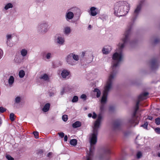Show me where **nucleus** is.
<instances>
[{
	"label": "nucleus",
	"instance_id": "15",
	"mask_svg": "<svg viewBox=\"0 0 160 160\" xmlns=\"http://www.w3.org/2000/svg\"><path fill=\"white\" fill-rule=\"evenodd\" d=\"M50 107V104L49 103H47L44 106L42 110L44 112H47L49 110Z\"/></svg>",
	"mask_w": 160,
	"mask_h": 160
},
{
	"label": "nucleus",
	"instance_id": "13",
	"mask_svg": "<svg viewBox=\"0 0 160 160\" xmlns=\"http://www.w3.org/2000/svg\"><path fill=\"white\" fill-rule=\"evenodd\" d=\"M74 16L73 12H68L66 14V18L68 19H71Z\"/></svg>",
	"mask_w": 160,
	"mask_h": 160
},
{
	"label": "nucleus",
	"instance_id": "48",
	"mask_svg": "<svg viewBox=\"0 0 160 160\" xmlns=\"http://www.w3.org/2000/svg\"><path fill=\"white\" fill-rule=\"evenodd\" d=\"M88 117H90V118L92 117V114L91 113H89V114H88Z\"/></svg>",
	"mask_w": 160,
	"mask_h": 160
},
{
	"label": "nucleus",
	"instance_id": "51",
	"mask_svg": "<svg viewBox=\"0 0 160 160\" xmlns=\"http://www.w3.org/2000/svg\"><path fill=\"white\" fill-rule=\"evenodd\" d=\"M85 52H82V55L83 57L84 56V55H85Z\"/></svg>",
	"mask_w": 160,
	"mask_h": 160
},
{
	"label": "nucleus",
	"instance_id": "50",
	"mask_svg": "<svg viewBox=\"0 0 160 160\" xmlns=\"http://www.w3.org/2000/svg\"><path fill=\"white\" fill-rule=\"evenodd\" d=\"M158 41V40L157 39H156L155 40V41H154V42L155 43H157Z\"/></svg>",
	"mask_w": 160,
	"mask_h": 160
},
{
	"label": "nucleus",
	"instance_id": "39",
	"mask_svg": "<svg viewBox=\"0 0 160 160\" xmlns=\"http://www.w3.org/2000/svg\"><path fill=\"white\" fill-rule=\"evenodd\" d=\"M155 132L158 134H160V128H158L155 129Z\"/></svg>",
	"mask_w": 160,
	"mask_h": 160
},
{
	"label": "nucleus",
	"instance_id": "41",
	"mask_svg": "<svg viewBox=\"0 0 160 160\" xmlns=\"http://www.w3.org/2000/svg\"><path fill=\"white\" fill-rule=\"evenodd\" d=\"M97 115L95 112H93V115L92 117L93 119H95L96 118Z\"/></svg>",
	"mask_w": 160,
	"mask_h": 160
},
{
	"label": "nucleus",
	"instance_id": "45",
	"mask_svg": "<svg viewBox=\"0 0 160 160\" xmlns=\"http://www.w3.org/2000/svg\"><path fill=\"white\" fill-rule=\"evenodd\" d=\"M54 93L53 92H50L49 93V96L51 97L53 96L54 95Z\"/></svg>",
	"mask_w": 160,
	"mask_h": 160
},
{
	"label": "nucleus",
	"instance_id": "30",
	"mask_svg": "<svg viewBox=\"0 0 160 160\" xmlns=\"http://www.w3.org/2000/svg\"><path fill=\"white\" fill-rule=\"evenodd\" d=\"M6 158L8 160H13L14 158L9 155L7 154L6 155Z\"/></svg>",
	"mask_w": 160,
	"mask_h": 160
},
{
	"label": "nucleus",
	"instance_id": "31",
	"mask_svg": "<svg viewBox=\"0 0 160 160\" xmlns=\"http://www.w3.org/2000/svg\"><path fill=\"white\" fill-rule=\"evenodd\" d=\"M155 123L157 125L160 124V118H158L155 119Z\"/></svg>",
	"mask_w": 160,
	"mask_h": 160
},
{
	"label": "nucleus",
	"instance_id": "40",
	"mask_svg": "<svg viewBox=\"0 0 160 160\" xmlns=\"http://www.w3.org/2000/svg\"><path fill=\"white\" fill-rule=\"evenodd\" d=\"M51 57V54L50 53H48L46 55V58L48 59H49Z\"/></svg>",
	"mask_w": 160,
	"mask_h": 160
},
{
	"label": "nucleus",
	"instance_id": "23",
	"mask_svg": "<svg viewBox=\"0 0 160 160\" xmlns=\"http://www.w3.org/2000/svg\"><path fill=\"white\" fill-rule=\"evenodd\" d=\"M21 55L24 57L27 54V51L26 49H23L21 51Z\"/></svg>",
	"mask_w": 160,
	"mask_h": 160
},
{
	"label": "nucleus",
	"instance_id": "8",
	"mask_svg": "<svg viewBox=\"0 0 160 160\" xmlns=\"http://www.w3.org/2000/svg\"><path fill=\"white\" fill-rule=\"evenodd\" d=\"M151 67L152 70L156 69L158 67V65L155 60H152L151 62Z\"/></svg>",
	"mask_w": 160,
	"mask_h": 160
},
{
	"label": "nucleus",
	"instance_id": "32",
	"mask_svg": "<svg viewBox=\"0 0 160 160\" xmlns=\"http://www.w3.org/2000/svg\"><path fill=\"white\" fill-rule=\"evenodd\" d=\"M68 119V116L66 115H64L62 116V119L64 121H66Z\"/></svg>",
	"mask_w": 160,
	"mask_h": 160
},
{
	"label": "nucleus",
	"instance_id": "33",
	"mask_svg": "<svg viewBox=\"0 0 160 160\" xmlns=\"http://www.w3.org/2000/svg\"><path fill=\"white\" fill-rule=\"evenodd\" d=\"M43 152V151L42 150L40 149L37 151V154L38 155H40V156H41L42 155Z\"/></svg>",
	"mask_w": 160,
	"mask_h": 160
},
{
	"label": "nucleus",
	"instance_id": "36",
	"mask_svg": "<svg viewBox=\"0 0 160 160\" xmlns=\"http://www.w3.org/2000/svg\"><path fill=\"white\" fill-rule=\"evenodd\" d=\"M58 134L61 138H63L64 137V134L63 132H59L58 133Z\"/></svg>",
	"mask_w": 160,
	"mask_h": 160
},
{
	"label": "nucleus",
	"instance_id": "29",
	"mask_svg": "<svg viewBox=\"0 0 160 160\" xmlns=\"http://www.w3.org/2000/svg\"><path fill=\"white\" fill-rule=\"evenodd\" d=\"M142 156V153L140 152H138L137 154V158L139 159L141 158Z\"/></svg>",
	"mask_w": 160,
	"mask_h": 160
},
{
	"label": "nucleus",
	"instance_id": "9",
	"mask_svg": "<svg viewBox=\"0 0 160 160\" xmlns=\"http://www.w3.org/2000/svg\"><path fill=\"white\" fill-rule=\"evenodd\" d=\"M111 50V48L110 46L106 47L103 48L102 50V52L103 53L108 54Z\"/></svg>",
	"mask_w": 160,
	"mask_h": 160
},
{
	"label": "nucleus",
	"instance_id": "16",
	"mask_svg": "<svg viewBox=\"0 0 160 160\" xmlns=\"http://www.w3.org/2000/svg\"><path fill=\"white\" fill-rule=\"evenodd\" d=\"M81 123L79 121H76L72 124V126L73 128H75L81 126Z\"/></svg>",
	"mask_w": 160,
	"mask_h": 160
},
{
	"label": "nucleus",
	"instance_id": "55",
	"mask_svg": "<svg viewBox=\"0 0 160 160\" xmlns=\"http://www.w3.org/2000/svg\"><path fill=\"white\" fill-rule=\"evenodd\" d=\"M159 147L160 148V144H159Z\"/></svg>",
	"mask_w": 160,
	"mask_h": 160
},
{
	"label": "nucleus",
	"instance_id": "17",
	"mask_svg": "<svg viewBox=\"0 0 160 160\" xmlns=\"http://www.w3.org/2000/svg\"><path fill=\"white\" fill-rule=\"evenodd\" d=\"M71 32V29L70 27H66L64 28V33L66 34H68Z\"/></svg>",
	"mask_w": 160,
	"mask_h": 160
},
{
	"label": "nucleus",
	"instance_id": "11",
	"mask_svg": "<svg viewBox=\"0 0 160 160\" xmlns=\"http://www.w3.org/2000/svg\"><path fill=\"white\" fill-rule=\"evenodd\" d=\"M96 8L94 7H92L90 8V14L91 15L94 16L97 14V12L96 11Z\"/></svg>",
	"mask_w": 160,
	"mask_h": 160
},
{
	"label": "nucleus",
	"instance_id": "18",
	"mask_svg": "<svg viewBox=\"0 0 160 160\" xmlns=\"http://www.w3.org/2000/svg\"><path fill=\"white\" fill-rule=\"evenodd\" d=\"M70 143L71 145L75 146L77 143V141L76 139H72L70 141Z\"/></svg>",
	"mask_w": 160,
	"mask_h": 160
},
{
	"label": "nucleus",
	"instance_id": "49",
	"mask_svg": "<svg viewBox=\"0 0 160 160\" xmlns=\"http://www.w3.org/2000/svg\"><path fill=\"white\" fill-rule=\"evenodd\" d=\"M91 28V26L90 25H89L88 26V29H90Z\"/></svg>",
	"mask_w": 160,
	"mask_h": 160
},
{
	"label": "nucleus",
	"instance_id": "21",
	"mask_svg": "<svg viewBox=\"0 0 160 160\" xmlns=\"http://www.w3.org/2000/svg\"><path fill=\"white\" fill-rule=\"evenodd\" d=\"M94 92H96L97 93V98H99L101 95V92L100 90L97 88H95L94 90Z\"/></svg>",
	"mask_w": 160,
	"mask_h": 160
},
{
	"label": "nucleus",
	"instance_id": "4",
	"mask_svg": "<svg viewBox=\"0 0 160 160\" xmlns=\"http://www.w3.org/2000/svg\"><path fill=\"white\" fill-rule=\"evenodd\" d=\"M148 94L147 92H145L140 95L138 97V100L137 101L136 104L135 105L134 111L132 116V118L131 120L129 121V123L132 124V126L133 124L135 123L134 125L135 126L138 123L139 120L138 117H137L136 115V112L139 109V105L140 101L144 99H146V97Z\"/></svg>",
	"mask_w": 160,
	"mask_h": 160
},
{
	"label": "nucleus",
	"instance_id": "44",
	"mask_svg": "<svg viewBox=\"0 0 160 160\" xmlns=\"http://www.w3.org/2000/svg\"><path fill=\"white\" fill-rule=\"evenodd\" d=\"M52 154V152H50L47 155V157H49Z\"/></svg>",
	"mask_w": 160,
	"mask_h": 160
},
{
	"label": "nucleus",
	"instance_id": "7",
	"mask_svg": "<svg viewBox=\"0 0 160 160\" xmlns=\"http://www.w3.org/2000/svg\"><path fill=\"white\" fill-rule=\"evenodd\" d=\"M142 4L140 3L137 6L136 8L135 9L134 13L133 15L135 17H136L139 13L140 12Z\"/></svg>",
	"mask_w": 160,
	"mask_h": 160
},
{
	"label": "nucleus",
	"instance_id": "20",
	"mask_svg": "<svg viewBox=\"0 0 160 160\" xmlns=\"http://www.w3.org/2000/svg\"><path fill=\"white\" fill-rule=\"evenodd\" d=\"M40 78L43 79L45 81L48 80L49 79L48 76L46 74L41 76L40 77Z\"/></svg>",
	"mask_w": 160,
	"mask_h": 160
},
{
	"label": "nucleus",
	"instance_id": "43",
	"mask_svg": "<svg viewBox=\"0 0 160 160\" xmlns=\"http://www.w3.org/2000/svg\"><path fill=\"white\" fill-rule=\"evenodd\" d=\"M68 138L67 136V135H65L64 136V141H65V142L67 141V140H68Z\"/></svg>",
	"mask_w": 160,
	"mask_h": 160
},
{
	"label": "nucleus",
	"instance_id": "24",
	"mask_svg": "<svg viewBox=\"0 0 160 160\" xmlns=\"http://www.w3.org/2000/svg\"><path fill=\"white\" fill-rule=\"evenodd\" d=\"M71 54H72V57L73 60H74L76 61H77L79 60L78 55L74 54L73 53H71Z\"/></svg>",
	"mask_w": 160,
	"mask_h": 160
},
{
	"label": "nucleus",
	"instance_id": "42",
	"mask_svg": "<svg viewBox=\"0 0 160 160\" xmlns=\"http://www.w3.org/2000/svg\"><path fill=\"white\" fill-rule=\"evenodd\" d=\"M86 98V96L85 94H82L81 96V98L82 99H85Z\"/></svg>",
	"mask_w": 160,
	"mask_h": 160
},
{
	"label": "nucleus",
	"instance_id": "5",
	"mask_svg": "<svg viewBox=\"0 0 160 160\" xmlns=\"http://www.w3.org/2000/svg\"><path fill=\"white\" fill-rule=\"evenodd\" d=\"M48 24L46 23H43L38 25V30L39 32L43 33L48 31Z\"/></svg>",
	"mask_w": 160,
	"mask_h": 160
},
{
	"label": "nucleus",
	"instance_id": "3",
	"mask_svg": "<svg viewBox=\"0 0 160 160\" xmlns=\"http://www.w3.org/2000/svg\"><path fill=\"white\" fill-rule=\"evenodd\" d=\"M129 8V4L125 1L118 2L114 6V14L118 17L124 16L128 13Z\"/></svg>",
	"mask_w": 160,
	"mask_h": 160
},
{
	"label": "nucleus",
	"instance_id": "26",
	"mask_svg": "<svg viewBox=\"0 0 160 160\" xmlns=\"http://www.w3.org/2000/svg\"><path fill=\"white\" fill-rule=\"evenodd\" d=\"M15 115L13 113H11L10 115V119L12 121H13L15 120Z\"/></svg>",
	"mask_w": 160,
	"mask_h": 160
},
{
	"label": "nucleus",
	"instance_id": "38",
	"mask_svg": "<svg viewBox=\"0 0 160 160\" xmlns=\"http://www.w3.org/2000/svg\"><path fill=\"white\" fill-rule=\"evenodd\" d=\"M33 134L34 135L36 138H38V133L37 132H33Z\"/></svg>",
	"mask_w": 160,
	"mask_h": 160
},
{
	"label": "nucleus",
	"instance_id": "14",
	"mask_svg": "<svg viewBox=\"0 0 160 160\" xmlns=\"http://www.w3.org/2000/svg\"><path fill=\"white\" fill-rule=\"evenodd\" d=\"M7 39V44L8 46H9L10 47H11L12 46V44H9V41L10 40H11L12 39V35L11 34H8L6 36Z\"/></svg>",
	"mask_w": 160,
	"mask_h": 160
},
{
	"label": "nucleus",
	"instance_id": "28",
	"mask_svg": "<svg viewBox=\"0 0 160 160\" xmlns=\"http://www.w3.org/2000/svg\"><path fill=\"white\" fill-rule=\"evenodd\" d=\"M121 123V122L120 120H118L116 121L115 122L114 125L116 127H118V126L120 125Z\"/></svg>",
	"mask_w": 160,
	"mask_h": 160
},
{
	"label": "nucleus",
	"instance_id": "25",
	"mask_svg": "<svg viewBox=\"0 0 160 160\" xmlns=\"http://www.w3.org/2000/svg\"><path fill=\"white\" fill-rule=\"evenodd\" d=\"M12 5L11 3H8L5 6L4 8L6 10H7L9 8H12Z\"/></svg>",
	"mask_w": 160,
	"mask_h": 160
},
{
	"label": "nucleus",
	"instance_id": "19",
	"mask_svg": "<svg viewBox=\"0 0 160 160\" xmlns=\"http://www.w3.org/2000/svg\"><path fill=\"white\" fill-rule=\"evenodd\" d=\"M14 81V78L13 76H11L8 79V83L9 85H12Z\"/></svg>",
	"mask_w": 160,
	"mask_h": 160
},
{
	"label": "nucleus",
	"instance_id": "52",
	"mask_svg": "<svg viewBox=\"0 0 160 160\" xmlns=\"http://www.w3.org/2000/svg\"><path fill=\"white\" fill-rule=\"evenodd\" d=\"M108 153H110V150L109 149H108L107 150Z\"/></svg>",
	"mask_w": 160,
	"mask_h": 160
},
{
	"label": "nucleus",
	"instance_id": "37",
	"mask_svg": "<svg viewBox=\"0 0 160 160\" xmlns=\"http://www.w3.org/2000/svg\"><path fill=\"white\" fill-rule=\"evenodd\" d=\"M148 125V123L147 122H145L144 124L142 125L141 126V127H143L144 128H147V126Z\"/></svg>",
	"mask_w": 160,
	"mask_h": 160
},
{
	"label": "nucleus",
	"instance_id": "47",
	"mask_svg": "<svg viewBox=\"0 0 160 160\" xmlns=\"http://www.w3.org/2000/svg\"><path fill=\"white\" fill-rule=\"evenodd\" d=\"M148 119L150 120H152V117H148Z\"/></svg>",
	"mask_w": 160,
	"mask_h": 160
},
{
	"label": "nucleus",
	"instance_id": "46",
	"mask_svg": "<svg viewBox=\"0 0 160 160\" xmlns=\"http://www.w3.org/2000/svg\"><path fill=\"white\" fill-rule=\"evenodd\" d=\"M2 51L0 49V57L2 56Z\"/></svg>",
	"mask_w": 160,
	"mask_h": 160
},
{
	"label": "nucleus",
	"instance_id": "22",
	"mask_svg": "<svg viewBox=\"0 0 160 160\" xmlns=\"http://www.w3.org/2000/svg\"><path fill=\"white\" fill-rule=\"evenodd\" d=\"M25 75L24 71L23 70H20L19 72V75L20 78H23Z\"/></svg>",
	"mask_w": 160,
	"mask_h": 160
},
{
	"label": "nucleus",
	"instance_id": "6",
	"mask_svg": "<svg viewBox=\"0 0 160 160\" xmlns=\"http://www.w3.org/2000/svg\"><path fill=\"white\" fill-rule=\"evenodd\" d=\"M66 61L69 64L72 65L75 64L74 61L73 60L72 57V54L70 53L67 56L66 58Z\"/></svg>",
	"mask_w": 160,
	"mask_h": 160
},
{
	"label": "nucleus",
	"instance_id": "53",
	"mask_svg": "<svg viewBox=\"0 0 160 160\" xmlns=\"http://www.w3.org/2000/svg\"><path fill=\"white\" fill-rule=\"evenodd\" d=\"M1 123H2L1 120V119H0V126L1 125Z\"/></svg>",
	"mask_w": 160,
	"mask_h": 160
},
{
	"label": "nucleus",
	"instance_id": "35",
	"mask_svg": "<svg viewBox=\"0 0 160 160\" xmlns=\"http://www.w3.org/2000/svg\"><path fill=\"white\" fill-rule=\"evenodd\" d=\"M6 111V109L5 108L3 107H0V112L1 113H3Z\"/></svg>",
	"mask_w": 160,
	"mask_h": 160
},
{
	"label": "nucleus",
	"instance_id": "12",
	"mask_svg": "<svg viewBox=\"0 0 160 160\" xmlns=\"http://www.w3.org/2000/svg\"><path fill=\"white\" fill-rule=\"evenodd\" d=\"M69 73V72L67 70H63L61 73V76L63 78H66Z\"/></svg>",
	"mask_w": 160,
	"mask_h": 160
},
{
	"label": "nucleus",
	"instance_id": "54",
	"mask_svg": "<svg viewBox=\"0 0 160 160\" xmlns=\"http://www.w3.org/2000/svg\"><path fill=\"white\" fill-rule=\"evenodd\" d=\"M158 156L159 157H160V153H159L158 154Z\"/></svg>",
	"mask_w": 160,
	"mask_h": 160
},
{
	"label": "nucleus",
	"instance_id": "27",
	"mask_svg": "<svg viewBox=\"0 0 160 160\" xmlns=\"http://www.w3.org/2000/svg\"><path fill=\"white\" fill-rule=\"evenodd\" d=\"M78 100V96H75L73 97L72 100V102H76Z\"/></svg>",
	"mask_w": 160,
	"mask_h": 160
},
{
	"label": "nucleus",
	"instance_id": "34",
	"mask_svg": "<svg viewBox=\"0 0 160 160\" xmlns=\"http://www.w3.org/2000/svg\"><path fill=\"white\" fill-rule=\"evenodd\" d=\"M21 98L20 97H17L15 99V102L17 103H18L20 102Z\"/></svg>",
	"mask_w": 160,
	"mask_h": 160
},
{
	"label": "nucleus",
	"instance_id": "1",
	"mask_svg": "<svg viewBox=\"0 0 160 160\" xmlns=\"http://www.w3.org/2000/svg\"><path fill=\"white\" fill-rule=\"evenodd\" d=\"M125 45H118V49L116 50V52L113 55V61L112 63V71L111 72L104 87L103 92V95L101 99L102 105L100 109L102 112L104 110L105 104L107 101L108 92L111 90L112 87V82L115 78L117 71L116 68L122 60L123 55L122 53V50Z\"/></svg>",
	"mask_w": 160,
	"mask_h": 160
},
{
	"label": "nucleus",
	"instance_id": "10",
	"mask_svg": "<svg viewBox=\"0 0 160 160\" xmlns=\"http://www.w3.org/2000/svg\"><path fill=\"white\" fill-rule=\"evenodd\" d=\"M57 42L59 44L62 45L64 42V39L60 36H58L57 39Z\"/></svg>",
	"mask_w": 160,
	"mask_h": 160
},
{
	"label": "nucleus",
	"instance_id": "2",
	"mask_svg": "<svg viewBox=\"0 0 160 160\" xmlns=\"http://www.w3.org/2000/svg\"><path fill=\"white\" fill-rule=\"evenodd\" d=\"M102 118L101 114L98 115V118L94 122L93 127V133L91 134L90 138V148L89 155L87 158V160H91V158L93 154L94 146L93 145L96 143L97 142V135L98 130L100 125L101 122Z\"/></svg>",
	"mask_w": 160,
	"mask_h": 160
}]
</instances>
